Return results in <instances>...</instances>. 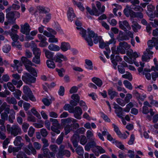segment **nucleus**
Instances as JSON below:
<instances>
[{"label": "nucleus", "mask_w": 158, "mask_h": 158, "mask_svg": "<svg viewBox=\"0 0 158 158\" xmlns=\"http://www.w3.org/2000/svg\"><path fill=\"white\" fill-rule=\"evenodd\" d=\"M77 30H80V34L87 41L88 45L90 46H92L93 45V43L92 37H93L94 36V31H91L90 29L88 28L87 29L88 31V36L87 37L86 34V30L84 29L81 27H77Z\"/></svg>", "instance_id": "1"}, {"label": "nucleus", "mask_w": 158, "mask_h": 158, "mask_svg": "<svg viewBox=\"0 0 158 158\" xmlns=\"http://www.w3.org/2000/svg\"><path fill=\"white\" fill-rule=\"evenodd\" d=\"M22 63L25 66L27 70L30 72L34 76L36 77L37 73L35 69L31 66L34 65L26 57L23 56L21 58Z\"/></svg>", "instance_id": "2"}, {"label": "nucleus", "mask_w": 158, "mask_h": 158, "mask_svg": "<svg viewBox=\"0 0 158 158\" xmlns=\"http://www.w3.org/2000/svg\"><path fill=\"white\" fill-rule=\"evenodd\" d=\"M6 128L7 131L10 132L11 135L14 136L22 133L21 129L18 125H13L11 127L10 125L8 124L6 126Z\"/></svg>", "instance_id": "3"}, {"label": "nucleus", "mask_w": 158, "mask_h": 158, "mask_svg": "<svg viewBox=\"0 0 158 158\" xmlns=\"http://www.w3.org/2000/svg\"><path fill=\"white\" fill-rule=\"evenodd\" d=\"M22 80L27 84L34 83L36 81V78L32 76L28 73H26L24 74L22 77Z\"/></svg>", "instance_id": "4"}, {"label": "nucleus", "mask_w": 158, "mask_h": 158, "mask_svg": "<svg viewBox=\"0 0 158 158\" xmlns=\"http://www.w3.org/2000/svg\"><path fill=\"white\" fill-rule=\"evenodd\" d=\"M14 79L12 80V82L14 85H16L17 88H20L23 84L22 81L20 80L21 76L18 73L14 74L12 75Z\"/></svg>", "instance_id": "5"}, {"label": "nucleus", "mask_w": 158, "mask_h": 158, "mask_svg": "<svg viewBox=\"0 0 158 158\" xmlns=\"http://www.w3.org/2000/svg\"><path fill=\"white\" fill-rule=\"evenodd\" d=\"M132 4L130 6H126V8H125L124 10H131L132 9H137V10H143L141 6H136L135 4H138L139 3V1L138 0H133L131 1Z\"/></svg>", "instance_id": "6"}, {"label": "nucleus", "mask_w": 158, "mask_h": 158, "mask_svg": "<svg viewBox=\"0 0 158 158\" xmlns=\"http://www.w3.org/2000/svg\"><path fill=\"white\" fill-rule=\"evenodd\" d=\"M124 12L127 17L130 16L132 18L139 17L142 18L143 17L142 14L140 12L135 13L133 10H124Z\"/></svg>", "instance_id": "7"}, {"label": "nucleus", "mask_w": 158, "mask_h": 158, "mask_svg": "<svg viewBox=\"0 0 158 158\" xmlns=\"http://www.w3.org/2000/svg\"><path fill=\"white\" fill-rule=\"evenodd\" d=\"M23 92L31 100L33 101L35 100V99L31 91L28 86L24 85L23 86Z\"/></svg>", "instance_id": "8"}, {"label": "nucleus", "mask_w": 158, "mask_h": 158, "mask_svg": "<svg viewBox=\"0 0 158 158\" xmlns=\"http://www.w3.org/2000/svg\"><path fill=\"white\" fill-rule=\"evenodd\" d=\"M73 110L71 113L74 114V117L78 119H80L81 118V115L82 113L81 108L79 106H77L74 109L73 108Z\"/></svg>", "instance_id": "9"}, {"label": "nucleus", "mask_w": 158, "mask_h": 158, "mask_svg": "<svg viewBox=\"0 0 158 158\" xmlns=\"http://www.w3.org/2000/svg\"><path fill=\"white\" fill-rule=\"evenodd\" d=\"M97 139L94 138L91 139L90 141L85 146V149L86 151H89L91 148L97 146L96 142Z\"/></svg>", "instance_id": "10"}, {"label": "nucleus", "mask_w": 158, "mask_h": 158, "mask_svg": "<svg viewBox=\"0 0 158 158\" xmlns=\"http://www.w3.org/2000/svg\"><path fill=\"white\" fill-rule=\"evenodd\" d=\"M118 24L119 27L125 31H126L131 29L128 23L126 20L123 21H119Z\"/></svg>", "instance_id": "11"}, {"label": "nucleus", "mask_w": 158, "mask_h": 158, "mask_svg": "<svg viewBox=\"0 0 158 158\" xmlns=\"http://www.w3.org/2000/svg\"><path fill=\"white\" fill-rule=\"evenodd\" d=\"M61 59H63L65 61L68 60L67 57L65 56L60 53H57L53 57V60L56 62L60 63L62 62V60Z\"/></svg>", "instance_id": "12"}, {"label": "nucleus", "mask_w": 158, "mask_h": 158, "mask_svg": "<svg viewBox=\"0 0 158 158\" xmlns=\"http://www.w3.org/2000/svg\"><path fill=\"white\" fill-rule=\"evenodd\" d=\"M20 31L21 33L25 35L29 34L30 31V26L27 23H25L24 25L21 24Z\"/></svg>", "instance_id": "13"}, {"label": "nucleus", "mask_w": 158, "mask_h": 158, "mask_svg": "<svg viewBox=\"0 0 158 158\" xmlns=\"http://www.w3.org/2000/svg\"><path fill=\"white\" fill-rule=\"evenodd\" d=\"M153 52L151 51L148 48H147L142 56V60L143 61H147L150 59V55H153Z\"/></svg>", "instance_id": "14"}, {"label": "nucleus", "mask_w": 158, "mask_h": 158, "mask_svg": "<svg viewBox=\"0 0 158 158\" xmlns=\"http://www.w3.org/2000/svg\"><path fill=\"white\" fill-rule=\"evenodd\" d=\"M114 56V54H112L110 56V59L111 60V62L113 65V67L115 69L116 68V66L117 65V62H121L122 61V59L118 55L116 56L115 58Z\"/></svg>", "instance_id": "15"}, {"label": "nucleus", "mask_w": 158, "mask_h": 158, "mask_svg": "<svg viewBox=\"0 0 158 158\" xmlns=\"http://www.w3.org/2000/svg\"><path fill=\"white\" fill-rule=\"evenodd\" d=\"M13 63V64H10L11 66L13 67L14 69L17 70L19 73H21L22 69L21 68L19 69V67L22 65V64L17 60H14Z\"/></svg>", "instance_id": "16"}, {"label": "nucleus", "mask_w": 158, "mask_h": 158, "mask_svg": "<svg viewBox=\"0 0 158 158\" xmlns=\"http://www.w3.org/2000/svg\"><path fill=\"white\" fill-rule=\"evenodd\" d=\"M92 152L97 156L99 155V153L100 154H103L106 152V151L102 147L97 146L95 148H93L92 149Z\"/></svg>", "instance_id": "17"}, {"label": "nucleus", "mask_w": 158, "mask_h": 158, "mask_svg": "<svg viewBox=\"0 0 158 158\" xmlns=\"http://www.w3.org/2000/svg\"><path fill=\"white\" fill-rule=\"evenodd\" d=\"M104 10H87V16L89 19H91V17L88 15V13L91 15L98 16L104 12Z\"/></svg>", "instance_id": "18"}, {"label": "nucleus", "mask_w": 158, "mask_h": 158, "mask_svg": "<svg viewBox=\"0 0 158 158\" xmlns=\"http://www.w3.org/2000/svg\"><path fill=\"white\" fill-rule=\"evenodd\" d=\"M6 15V18L8 19L10 23H11L12 21L15 23L16 19L14 18L15 14L13 11L7 10Z\"/></svg>", "instance_id": "19"}, {"label": "nucleus", "mask_w": 158, "mask_h": 158, "mask_svg": "<svg viewBox=\"0 0 158 158\" xmlns=\"http://www.w3.org/2000/svg\"><path fill=\"white\" fill-rule=\"evenodd\" d=\"M39 12L40 14H44L46 16L45 18H44L43 22L44 23H48L51 19V14L47 12V10H39Z\"/></svg>", "instance_id": "20"}, {"label": "nucleus", "mask_w": 158, "mask_h": 158, "mask_svg": "<svg viewBox=\"0 0 158 158\" xmlns=\"http://www.w3.org/2000/svg\"><path fill=\"white\" fill-rule=\"evenodd\" d=\"M108 94L110 96V98L112 100L115 97L118 96V93L114 89L111 88L108 90Z\"/></svg>", "instance_id": "21"}, {"label": "nucleus", "mask_w": 158, "mask_h": 158, "mask_svg": "<svg viewBox=\"0 0 158 158\" xmlns=\"http://www.w3.org/2000/svg\"><path fill=\"white\" fill-rule=\"evenodd\" d=\"M157 41H158V39L157 38L153 37L151 40L148 41V48L150 50L152 49L154 46H155L156 44V42H158Z\"/></svg>", "instance_id": "22"}, {"label": "nucleus", "mask_w": 158, "mask_h": 158, "mask_svg": "<svg viewBox=\"0 0 158 158\" xmlns=\"http://www.w3.org/2000/svg\"><path fill=\"white\" fill-rule=\"evenodd\" d=\"M127 55L129 57V58H133L135 59L138 57V55L136 52H133V51L130 49L129 50L127 51Z\"/></svg>", "instance_id": "23"}, {"label": "nucleus", "mask_w": 158, "mask_h": 158, "mask_svg": "<svg viewBox=\"0 0 158 158\" xmlns=\"http://www.w3.org/2000/svg\"><path fill=\"white\" fill-rule=\"evenodd\" d=\"M132 93L133 96L135 97L137 99L140 100L142 101H143L146 98L145 95L141 96L139 93L136 90H133Z\"/></svg>", "instance_id": "24"}, {"label": "nucleus", "mask_w": 158, "mask_h": 158, "mask_svg": "<svg viewBox=\"0 0 158 158\" xmlns=\"http://www.w3.org/2000/svg\"><path fill=\"white\" fill-rule=\"evenodd\" d=\"M70 46L69 43L64 42L61 43L60 49H61L63 52H65L70 49Z\"/></svg>", "instance_id": "25"}, {"label": "nucleus", "mask_w": 158, "mask_h": 158, "mask_svg": "<svg viewBox=\"0 0 158 158\" xmlns=\"http://www.w3.org/2000/svg\"><path fill=\"white\" fill-rule=\"evenodd\" d=\"M14 3L12 5L8 7L6 10H10L11 9H14L15 10H18L20 8V6L19 5V2L17 1H15Z\"/></svg>", "instance_id": "26"}, {"label": "nucleus", "mask_w": 158, "mask_h": 158, "mask_svg": "<svg viewBox=\"0 0 158 158\" xmlns=\"http://www.w3.org/2000/svg\"><path fill=\"white\" fill-rule=\"evenodd\" d=\"M92 81L98 87H101L102 85V81L99 78L94 77L92 79Z\"/></svg>", "instance_id": "27"}, {"label": "nucleus", "mask_w": 158, "mask_h": 158, "mask_svg": "<svg viewBox=\"0 0 158 158\" xmlns=\"http://www.w3.org/2000/svg\"><path fill=\"white\" fill-rule=\"evenodd\" d=\"M6 101L9 104L15 105L17 103V101L16 99L14 97H7L6 99Z\"/></svg>", "instance_id": "28"}, {"label": "nucleus", "mask_w": 158, "mask_h": 158, "mask_svg": "<svg viewBox=\"0 0 158 158\" xmlns=\"http://www.w3.org/2000/svg\"><path fill=\"white\" fill-rule=\"evenodd\" d=\"M67 15L68 20L71 22L73 20V19L75 17L73 10H68Z\"/></svg>", "instance_id": "29"}, {"label": "nucleus", "mask_w": 158, "mask_h": 158, "mask_svg": "<svg viewBox=\"0 0 158 158\" xmlns=\"http://www.w3.org/2000/svg\"><path fill=\"white\" fill-rule=\"evenodd\" d=\"M50 121L52 123V126H53L57 128H61L60 124L57 119L50 118Z\"/></svg>", "instance_id": "30"}, {"label": "nucleus", "mask_w": 158, "mask_h": 158, "mask_svg": "<svg viewBox=\"0 0 158 158\" xmlns=\"http://www.w3.org/2000/svg\"><path fill=\"white\" fill-rule=\"evenodd\" d=\"M49 49L53 51H58L60 50V47L58 45L54 44H51L48 46Z\"/></svg>", "instance_id": "31"}, {"label": "nucleus", "mask_w": 158, "mask_h": 158, "mask_svg": "<svg viewBox=\"0 0 158 158\" xmlns=\"http://www.w3.org/2000/svg\"><path fill=\"white\" fill-rule=\"evenodd\" d=\"M10 109H6L5 111L2 113H1V116L2 119L7 120L8 119V114L10 112Z\"/></svg>", "instance_id": "32"}, {"label": "nucleus", "mask_w": 158, "mask_h": 158, "mask_svg": "<svg viewBox=\"0 0 158 158\" xmlns=\"http://www.w3.org/2000/svg\"><path fill=\"white\" fill-rule=\"evenodd\" d=\"M19 26L17 24L13 26L11 29V30L9 31V34L10 35L11 34H17L18 32L17 29H19Z\"/></svg>", "instance_id": "33"}, {"label": "nucleus", "mask_w": 158, "mask_h": 158, "mask_svg": "<svg viewBox=\"0 0 158 158\" xmlns=\"http://www.w3.org/2000/svg\"><path fill=\"white\" fill-rule=\"evenodd\" d=\"M15 114L14 110L13 109H11L10 114L8 117V120L10 123H13V120L15 118Z\"/></svg>", "instance_id": "34"}, {"label": "nucleus", "mask_w": 158, "mask_h": 158, "mask_svg": "<svg viewBox=\"0 0 158 158\" xmlns=\"http://www.w3.org/2000/svg\"><path fill=\"white\" fill-rule=\"evenodd\" d=\"M85 63L86 64L85 66L86 69L89 70L93 69V63L91 60L88 59H86Z\"/></svg>", "instance_id": "35"}, {"label": "nucleus", "mask_w": 158, "mask_h": 158, "mask_svg": "<svg viewBox=\"0 0 158 158\" xmlns=\"http://www.w3.org/2000/svg\"><path fill=\"white\" fill-rule=\"evenodd\" d=\"M132 28L135 32H137L138 31L137 29H139L141 28V26L137 22L134 21L132 22Z\"/></svg>", "instance_id": "36"}, {"label": "nucleus", "mask_w": 158, "mask_h": 158, "mask_svg": "<svg viewBox=\"0 0 158 158\" xmlns=\"http://www.w3.org/2000/svg\"><path fill=\"white\" fill-rule=\"evenodd\" d=\"M151 71L150 69H147L146 68L144 69V71L143 72V74L145 75V76L148 80H150L151 78V74L148 72Z\"/></svg>", "instance_id": "37"}, {"label": "nucleus", "mask_w": 158, "mask_h": 158, "mask_svg": "<svg viewBox=\"0 0 158 158\" xmlns=\"http://www.w3.org/2000/svg\"><path fill=\"white\" fill-rule=\"evenodd\" d=\"M115 112L117 116L120 118H123V108L121 107H119L115 110Z\"/></svg>", "instance_id": "38"}, {"label": "nucleus", "mask_w": 158, "mask_h": 158, "mask_svg": "<svg viewBox=\"0 0 158 158\" xmlns=\"http://www.w3.org/2000/svg\"><path fill=\"white\" fill-rule=\"evenodd\" d=\"M92 38H94V42L95 44H97L98 42L100 43L102 40V39L101 36H98L97 34H95L94 33V36Z\"/></svg>", "instance_id": "39"}, {"label": "nucleus", "mask_w": 158, "mask_h": 158, "mask_svg": "<svg viewBox=\"0 0 158 158\" xmlns=\"http://www.w3.org/2000/svg\"><path fill=\"white\" fill-rule=\"evenodd\" d=\"M21 139L22 138L21 136H19L16 137L14 142V145L16 146L20 147V145L22 143H21Z\"/></svg>", "instance_id": "40"}, {"label": "nucleus", "mask_w": 158, "mask_h": 158, "mask_svg": "<svg viewBox=\"0 0 158 158\" xmlns=\"http://www.w3.org/2000/svg\"><path fill=\"white\" fill-rule=\"evenodd\" d=\"M63 126H64V130L65 135H67L72 130V125L67 124L66 125Z\"/></svg>", "instance_id": "41"}, {"label": "nucleus", "mask_w": 158, "mask_h": 158, "mask_svg": "<svg viewBox=\"0 0 158 158\" xmlns=\"http://www.w3.org/2000/svg\"><path fill=\"white\" fill-rule=\"evenodd\" d=\"M43 51L45 52V56L48 59H51L53 58V53L46 49H44Z\"/></svg>", "instance_id": "42"}, {"label": "nucleus", "mask_w": 158, "mask_h": 158, "mask_svg": "<svg viewBox=\"0 0 158 158\" xmlns=\"http://www.w3.org/2000/svg\"><path fill=\"white\" fill-rule=\"evenodd\" d=\"M46 64L48 67L50 69H53L55 68L56 66L54 62L51 60H47Z\"/></svg>", "instance_id": "43"}, {"label": "nucleus", "mask_w": 158, "mask_h": 158, "mask_svg": "<svg viewBox=\"0 0 158 158\" xmlns=\"http://www.w3.org/2000/svg\"><path fill=\"white\" fill-rule=\"evenodd\" d=\"M119 43L120 44V46H122L125 51L128 50L130 48V45H129L126 42H120Z\"/></svg>", "instance_id": "44"}, {"label": "nucleus", "mask_w": 158, "mask_h": 158, "mask_svg": "<svg viewBox=\"0 0 158 158\" xmlns=\"http://www.w3.org/2000/svg\"><path fill=\"white\" fill-rule=\"evenodd\" d=\"M22 92L19 89H15V92L13 93L14 97L18 100H20V97L21 95Z\"/></svg>", "instance_id": "45"}, {"label": "nucleus", "mask_w": 158, "mask_h": 158, "mask_svg": "<svg viewBox=\"0 0 158 158\" xmlns=\"http://www.w3.org/2000/svg\"><path fill=\"white\" fill-rule=\"evenodd\" d=\"M71 118H68L65 119H63L61 120V124L62 125H66L69 124L71 122Z\"/></svg>", "instance_id": "46"}, {"label": "nucleus", "mask_w": 158, "mask_h": 158, "mask_svg": "<svg viewBox=\"0 0 158 158\" xmlns=\"http://www.w3.org/2000/svg\"><path fill=\"white\" fill-rule=\"evenodd\" d=\"M123 83L125 87L129 90H131L133 87L131 83L127 80H125L123 81Z\"/></svg>", "instance_id": "47"}, {"label": "nucleus", "mask_w": 158, "mask_h": 158, "mask_svg": "<svg viewBox=\"0 0 158 158\" xmlns=\"http://www.w3.org/2000/svg\"><path fill=\"white\" fill-rule=\"evenodd\" d=\"M9 106L8 105L6 102H4L0 107V114L4 110L5 111L6 109H10Z\"/></svg>", "instance_id": "48"}, {"label": "nucleus", "mask_w": 158, "mask_h": 158, "mask_svg": "<svg viewBox=\"0 0 158 158\" xmlns=\"http://www.w3.org/2000/svg\"><path fill=\"white\" fill-rule=\"evenodd\" d=\"M64 133L62 132L56 140V143L58 145L60 144L62 142L63 139Z\"/></svg>", "instance_id": "49"}, {"label": "nucleus", "mask_w": 158, "mask_h": 158, "mask_svg": "<svg viewBox=\"0 0 158 158\" xmlns=\"http://www.w3.org/2000/svg\"><path fill=\"white\" fill-rule=\"evenodd\" d=\"M32 51L35 56H40L41 51L39 48L37 47L34 48L32 49Z\"/></svg>", "instance_id": "50"}, {"label": "nucleus", "mask_w": 158, "mask_h": 158, "mask_svg": "<svg viewBox=\"0 0 158 158\" xmlns=\"http://www.w3.org/2000/svg\"><path fill=\"white\" fill-rule=\"evenodd\" d=\"M77 153L79 155H83L84 153V150L82 147L78 146L76 149Z\"/></svg>", "instance_id": "51"}, {"label": "nucleus", "mask_w": 158, "mask_h": 158, "mask_svg": "<svg viewBox=\"0 0 158 158\" xmlns=\"http://www.w3.org/2000/svg\"><path fill=\"white\" fill-rule=\"evenodd\" d=\"M2 49L3 52L7 53L10 50L11 46L9 44H6L3 46Z\"/></svg>", "instance_id": "52"}, {"label": "nucleus", "mask_w": 158, "mask_h": 158, "mask_svg": "<svg viewBox=\"0 0 158 158\" xmlns=\"http://www.w3.org/2000/svg\"><path fill=\"white\" fill-rule=\"evenodd\" d=\"M64 109L66 110L69 111V113H72L73 108L69 104H66L64 106Z\"/></svg>", "instance_id": "53"}, {"label": "nucleus", "mask_w": 158, "mask_h": 158, "mask_svg": "<svg viewBox=\"0 0 158 158\" xmlns=\"http://www.w3.org/2000/svg\"><path fill=\"white\" fill-rule=\"evenodd\" d=\"M49 148L52 152H54L56 153L57 152L58 150V146L54 144L50 145L49 146Z\"/></svg>", "instance_id": "54"}, {"label": "nucleus", "mask_w": 158, "mask_h": 158, "mask_svg": "<svg viewBox=\"0 0 158 158\" xmlns=\"http://www.w3.org/2000/svg\"><path fill=\"white\" fill-rule=\"evenodd\" d=\"M42 150L43 151L44 156L45 157H48L49 156V150L48 148H42Z\"/></svg>", "instance_id": "55"}, {"label": "nucleus", "mask_w": 158, "mask_h": 158, "mask_svg": "<svg viewBox=\"0 0 158 158\" xmlns=\"http://www.w3.org/2000/svg\"><path fill=\"white\" fill-rule=\"evenodd\" d=\"M29 143V144L27 146L28 148L31 151L33 155H35L36 153L35 149L33 147L32 144L31 142Z\"/></svg>", "instance_id": "56"}, {"label": "nucleus", "mask_w": 158, "mask_h": 158, "mask_svg": "<svg viewBox=\"0 0 158 158\" xmlns=\"http://www.w3.org/2000/svg\"><path fill=\"white\" fill-rule=\"evenodd\" d=\"M117 52H118V54H119L120 53L121 54H125L126 53L125 51L123 48L120 46V44L119 43V45L117 47Z\"/></svg>", "instance_id": "57"}, {"label": "nucleus", "mask_w": 158, "mask_h": 158, "mask_svg": "<svg viewBox=\"0 0 158 158\" xmlns=\"http://www.w3.org/2000/svg\"><path fill=\"white\" fill-rule=\"evenodd\" d=\"M78 103H79V105L82 107L84 110H86L88 109V107L85 102L82 100L79 101Z\"/></svg>", "instance_id": "58"}, {"label": "nucleus", "mask_w": 158, "mask_h": 158, "mask_svg": "<svg viewBox=\"0 0 158 158\" xmlns=\"http://www.w3.org/2000/svg\"><path fill=\"white\" fill-rule=\"evenodd\" d=\"M74 5L77 6L78 9L80 10H84L85 9L84 7L83 6L82 3L80 2H77L74 1L73 2Z\"/></svg>", "instance_id": "59"}, {"label": "nucleus", "mask_w": 158, "mask_h": 158, "mask_svg": "<svg viewBox=\"0 0 158 158\" xmlns=\"http://www.w3.org/2000/svg\"><path fill=\"white\" fill-rule=\"evenodd\" d=\"M133 105L132 102H130L127 104L125 108L124 109V111L126 112H129L130 111V109L133 106Z\"/></svg>", "instance_id": "60"}, {"label": "nucleus", "mask_w": 158, "mask_h": 158, "mask_svg": "<svg viewBox=\"0 0 158 158\" xmlns=\"http://www.w3.org/2000/svg\"><path fill=\"white\" fill-rule=\"evenodd\" d=\"M13 85V83L10 82H8L7 84L8 89L12 92H14L15 89V87Z\"/></svg>", "instance_id": "61"}, {"label": "nucleus", "mask_w": 158, "mask_h": 158, "mask_svg": "<svg viewBox=\"0 0 158 158\" xmlns=\"http://www.w3.org/2000/svg\"><path fill=\"white\" fill-rule=\"evenodd\" d=\"M58 41L57 38H56L55 36L52 35L48 39V42L52 43H56Z\"/></svg>", "instance_id": "62"}, {"label": "nucleus", "mask_w": 158, "mask_h": 158, "mask_svg": "<svg viewBox=\"0 0 158 158\" xmlns=\"http://www.w3.org/2000/svg\"><path fill=\"white\" fill-rule=\"evenodd\" d=\"M29 127V125L28 123H24L22 125V129L24 132H26Z\"/></svg>", "instance_id": "63"}, {"label": "nucleus", "mask_w": 158, "mask_h": 158, "mask_svg": "<svg viewBox=\"0 0 158 158\" xmlns=\"http://www.w3.org/2000/svg\"><path fill=\"white\" fill-rule=\"evenodd\" d=\"M71 98L75 101L79 102L80 101V97L77 94H73L71 96Z\"/></svg>", "instance_id": "64"}]
</instances>
